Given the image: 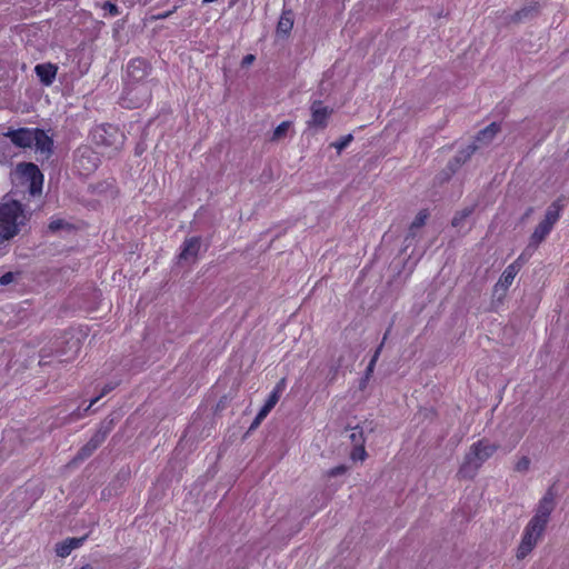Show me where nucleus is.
<instances>
[{
  "instance_id": "obj_1",
  "label": "nucleus",
  "mask_w": 569,
  "mask_h": 569,
  "mask_svg": "<svg viewBox=\"0 0 569 569\" xmlns=\"http://www.w3.org/2000/svg\"><path fill=\"white\" fill-rule=\"evenodd\" d=\"M29 220V213L13 199L3 198L0 202V244L14 238Z\"/></svg>"
},
{
  "instance_id": "obj_2",
  "label": "nucleus",
  "mask_w": 569,
  "mask_h": 569,
  "mask_svg": "<svg viewBox=\"0 0 569 569\" xmlns=\"http://www.w3.org/2000/svg\"><path fill=\"white\" fill-rule=\"evenodd\" d=\"M496 450L497 446L488 440H480L473 443L465 457V461L459 469V475L463 478L473 477L481 465L488 460Z\"/></svg>"
},
{
  "instance_id": "obj_3",
  "label": "nucleus",
  "mask_w": 569,
  "mask_h": 569,
  "mask_svg": "<svg viewBox=\"0 0 569 569\" xmlns=\"http://www.w3.org/2000/svg\"><path fill=\"white\" fill-rule=\"evenodd\" d=\"M150 98V83L126 82L120 102L122 107L128 109L140 108L144 106Z\"/></svg>"
},
{
  "instance_id": "obj_4",
  "label": "nucleus",
  "mask_w": 569,
  "mask_h": 569,
  "mask_svg": "<svg viewBox=\"0 0 569 569\" xmlns=\"http://www.w3.org/2000/svg\"><path fill=\"white\" fill-rule=\"evenodd\" d=\"M556 506V495L549 489L543 495V497L539 500L537 508L535 510L533 517L530 519L529 523L535 526H539L540 528L546 529V526L549 521V517L553 511Z\"/></svg>"
},
{
  "instance_id": "obj_5",
  "label": "nucleus",
  "mask_w": 569,
  "mask_h": 569,
  "mask_svg": "<svg viewBox=\"0 0 569 569\" xmlns=\"http://www.w3.org/2000/svg\"><path fill=\"white\" fill-rule=\"evenodd\" d=\"M543 531V528L528 522L523 530L520 545L517 549L518 559H525L532 551V549L540 540Z\"/></svg>"
},
{
  "instance_id": "obj_6",
  "label": "nucleus",
  "mask_w": 569,
  "mask_h": 569,
  "mask_svg": "<svg viewBox=\"0 0 569 569\" xmlns=\"http://www.w3.org/2000/svg\"><path fill=\"white\" fill-rule=\"evenodd\" d=\"M100 158L91 148L82 147L77 150L74 166L80 174H90L98 168Z\"/></svg>"
},
{
  "instance_id": "obj_7",
  "label": "nucleus",
  "mask_w": 569,
  "mask_h": 569,
  "mask_svg": "<svg viewBox=\"0 0 569 569\" xmlns=\"http://www.w3.org/2000/svg\"><path fill=\"white\" fill-rule=\"evenodd\" d=\"M17 171L22 178L29 181V192L31 196H37L41 192L43 174L36 164L31 162L20 163Z\"/></svg>"
},
{
  "instance_id": "obj_8",
  "label": "nucleus",
  "mask_w": 569,
  "mask_h": 569,
  "mask_svg": "<svg viewBox=\"0 0 569 569\" xmlns=\"http://www.w3.org/2000/svg\"><path fill=\"white\" fill-rule=\"evenodd\" d=\"M332 112L333 110L325 106L321 101H313L310 106V119L307 121L308 128L319 130L326 129Z\"/></svg>"
},
{
  "instance_id": "obj_9",
  "label": "nucleus",
  "mask_w": 569,
  "mask_h": 569,
  "mask_svg": "<svg viewBox=\"0 0 569 569\" xmlns=\"http://www.w3.org/2000/svg\"><path fill=\"white\" fill-rule=\"evenodd\" d=\"M122 134L112 126L97 127L92 132L93 141L99 146H109L119 149L122 144Z\"/></svg>"
},
{
  "instance_id": "obj_10",
  "label": "nucleus",
  "mask_w": 569,
  "mask_h": 569,
  "mask_svg": "<svg viewBox=\"0 0 569 569\" xmlns=\"http://www.w3.org/2000/svg\"><path fill=\"white\" fill-rule=\"evenodd\" d=\"M499 132V126L497 123H490L488 127H486L483 130H481L477 138L476 142L477 144H471L467 148V150L461 151V153L457 157V161H465L467 160L477 148L480 146L489 143L496 134Z\"/></svg>"
},
{
  "instance_id": "obj_11",
  "label": "nucleus",
  "mask_w": 569,
  "mask_h": 569,
  "mask_svg": "<svg viewBox=\"0 0 569 569\" xmlns=\"http://www.w3.org/2000/svg\"><path fill=\"white\" fill-rule=\"evenodd\" d=\"M525 253L520 254L519 258L511 264H509L505 271L502 272L499 281L495 286V293H499L501 291V295H505L508 288L513 282L517 273L520 270L521 263L525 262Z\"/></svg>"
},
{
  "instance_id": "obj_12",
  "label": "nucleus",
  "mask_w": 569,
  "mask_h": 569,
  "mask_svg": "<svg viewBox=\"0 0 569 569\" xmlns=\"http://www.w3.org/2000/svg\"><path fill=\"white\" fill-rule=\"evenodd\" d=\"M149 73V64L143 59H132L129 61L127 66V80L126 82H136V83H150V81H144L146 77Z\"/></svg>"
},
{
  "instance_id": "obj_13",
  "label": "nucleus",
  "mask_w": 569,
  "mask_h": 569,
  "mask_svg": "<svg viewBox=\"0 0 569 569\" xmlns=\"http://www.w3.org/2000/svg\"><path fill=\"white\" fill-rule=\"evenodd\" d=\"M37 128H20L18 130H10L6 133L11 141L20 148H32L36 139Z\"/></svg>"
},
{
  "instance_id": "obj_14",
  "label": "nucleus",
  "mask_w": 569,
  "mask_h": 569,
  "mask_svg": "<svg viewBox=\"0 0 569 569\" xmlns=\"http://www.w3.org/2000/svg\"><path fill=\"white\" fill-rule=\"evenodd\" d=\"M53 141L43 130L36 129V139L33 147L37 152H40L44 158H48L52 151Z\"/></svg>"
},
{
  "instance_id": "obj_15",
  "label": "nucleus",
  "mask_w": 569,
  "mask_h": 569,
  "mask_svg": "<svg viewBox=\"0 0 569 569\" xmlns=\"http://www.w3.org/2000/svg\"><path fill=\"white\" fill-rule=\"evenodd\" d=\"M86 539L87 536L80 538H68L62 542L57 543L56 553L61 558H66L71 553L72 550L81 547Z\"/></svg>"
},
{
  "instance_id": "obj_16",
  "label": "nucleus",
  "mask_w": 569,
  "mask_h": 569,
  "mask_svg": "<svg viewBox=\"0 0 569 569\" xmlns=\"http://www.w3.org/2000/svg\"><path fill=\"white\" fill-rule=\"evenodd\" d=\"M199 250H200V239L199 238L192 237L190 239H187L183 243V248L179 256V259L183 260V261H192L196 259Z\"/></svg>"
},
{
  "instance_id": "obj_17",
  "label": "nucleus",
  "mask_w": 569,
  "mask_h": 569,
  "mask_svg": "<svg viewBox=\"0 0 569 569\" xmlns=\"http://www.w3.org/2000/svg\"><path fill=\"white\" fill-rule=\"evenodd\" d=\"M57 70L58 68L52 63L37 64L34 68L37 76L44 86H50L53 82Z\"/></svg>"
},
{
  "instance_id": "obj_18",
  "label": "nucleus",
  "mask_w": 569,
  "mask_h": 569,
  "mask_svg": "<svg viewBox=\"0 0 569 569\" xmlns=\"http://www.w3.org/2000/svg\"><path fill=\"white\" fill-rule=\"evenodd\" d=\"M552 230L551 227H549L547 223H543L542 221L536 227L533 233L530 237L528 249L532 248L536 249L541 241L545 240V238L550 233Z\"/></svg>"
},
{
  "instance_id": "obj_19",
  "label": "nucleus",
  "mask_w": 569,
  "mask_h": 569,
  "mask_svg": "<svg viewBox=\"0 0 569 569\" xmlns=\"http://www.w3.org/2000/svg\"><path fill=\"white\" fill-rule=\"evenodd\" d=\"M106 433L98 432L79 452L80 459L89 457L104 440Z\"/></svg>"
},
{
  "instance_id": "obj_20",
  "label": "nucleus",
  "mask_w": 569,
  "mask_h": 569,
  "mask_svg": "<svg viewBox=\"0 0 569 569\" xmlns=\"http://www.w3.org/2000/svg\"><path fill=\"white\" fill-rule=\"evenodd\" d=\"M293 27V19L290 12H283L277 26V33L287 36Z\"/></svg>"
},
{
  "instance_id": "obj_21",
  "label": "nucleus",
  "mask_w": 569,
  "mask_h": 569,
  "mask_svg": "<svg viewBox=\"0 0 569 569\" xmlns=\"http://www.w3.org/2000/svg\"><path fill=\"white\" fill-rule=\"evenodd\" d=\"M560 206L557 202H553L546 212L545 219L542 220L543 223H547L549 227H553V224L558 221L560 217Z\"/></svg>"
},
{
  "instance_id": "obj_22",
  "label": "nucleus",
  "mask_w": 569,
  "mask_h": 569,
  "mask_svg": "<svg viewBox=\"0 0 569 569\" xmlns=\"http://www.w3.org/2000/svg\"><path fill=\"white\" fill-rule=\"evenodd\" d=\"M291 127V122L290 121H283L281 122L274 130H273V133H272V137H271V140L272 141H279L281 139H283L288 132V130L290 129Z\"/></svg>"
},
{
  "instance_id": "obj_23",
  "label": "nucleus",
  "mask_w": 569,
  "mask_h": 569,
  "mask_svg": "<svg viewBox=\"0 0 569 569\" xmlns=\"http://www.w3.org/2000/svg\"><path fill=\"white\" fill-rule=\"evenodd\" d=\"M349 438L353 446L365 445L366 441L363 429L359 426H356L351 429Z\"/></svg>"
},
{
  "instance_id": "obj_24",
  "label": "nucleus",
  "mask_w": 569,
  "mask_h": 569,
  "mask_svg": "<svg viewBox=\"0 0 569 569\" xmlns=\"http://www.w3.org/2000/svg\"><path fill=\"white\" fill-rule=\"evenodd\" d=\"M530 465H531V460L529 459V457L522 456V457L518 458V460L516 461L515 470L517 472L525 473L529 470Z\"/></svg>"
},
{
  "instance_id": "obj_25",
  "label": "nucleus",
  "mask_w": 569,
  "mask_h": 569,
  "mask_svg": "<svg viewBox=\"0 0 569 569\" xmlns=\"http://www.w3.org/2000/svg\"><path fill=\"white\" fill-rule=\"evenodd\" d=\"M387 335H388V331L386 332L385 337H383V340L382 342L380 343V346L377 348V350L375 351V355L372 356L368 367H367V376L371 375L373 369H375V366H376V362L380 356V352L382 350V347H383V343L387 339Z\"/></svg>"
},
{
  "instance_id": "obj_26",
  "label": "nucleus",
  "mask_w": 569,
  "mask_h": 569,
  "mask_svg": "<svg viewBox=\"0 0 569 569\" xmlns=\"http://www.w3.org/2000/svg\"><path fill=\"white\" fill-rule=\"evenodd\" d=\"M366 457H367V452L365 449V445L353 446V449L350 453V458L353 461H363L366 459Z\"/></svg>"
},
{
  "instance_id": "obj_27",
  "label": "nucleus",
  "mask_w": 569,
  "mask_h": 569,
  "mask_svg": "<svg viewBox=\"0 0 569 569\" xmlns=\"http://www.w3.org/2000/svg\"><path fill=\"white\" fill-rule=\"evenodd\" d=\"M70 224L66 222L63 219L53 218L49 223V230L56 232L63 229H69Z\"/></svg>"
},
{
  "instance_id": "obj_28",
  "label": "nucleus",
  "mask_w": 569,
  "mask_h": 569,
  "mask_svg": "<svg viewBox=\"0 0 569 569\" xmlns=\"http://www.w3.org/2000/svg\"><path fill=\"white\" fill-rule=\"evenodd\" d=\"M427 218H428L427 211L426 210L420 211L415 217L413 221L411 222L410 229L413 230V229H418V228L422 227L426 223Z\"/></svg>"
},
{
  "instance_id": "obj_29",
  "label": "nucleus",
  "mask_w": 569,
  "mask_h": 569,
  "mask_svg": "<svg viewBox=\"0 0 569 569\" xmlns=\"http://www.w3.org/2000/svg\"><path fill=\"white\" fill-rule=\"evenodd\" d=\"M471 213V209H463L462 211L458 212L455 218L452 219V226L453 227H461L462 221L468 218Z\"/></svg>"
},
{
  "instance_id": "obj_30",
  "label": "nucleus",
  "mask_w": 569,
  "mask_h": 569,
  "mask_svg": "<svg viewBox=\"0 0 569 569\" xmlns=\"http://www.w3.org/2000/svg\"><path fill=\"white\" fill-rule=\"evenodd\" d=\"M353 137L352 134H347L342 137L340 140L332 143V147L337 149L338 152H341L345 148L349 146V143L352 141Z\"/></svg>"
},
{
  "instance_id": "obj_31",
  "label": "nucleus",
  "mask_w": 569,
  "mask_h": 569,
  "mask_svg": "<svg viewBox=\"0 0 569 569\" xmlns=\"http://www.w3.org/2000/svg\"><path fill=\"white\" fill-rule=\"evenodd\" d=\"M114 388H116V383H112V382L107 383V385L103 387V389H102L101 393H100L98 397H96V398H93V399L91 400V402L89 403V406L87 407V409H86V410H89V409H90V408H91V407H92V406H93V405H94V403H96V402H97L101 397H103L104 395H107L108 392H110L111 390H113Z\"/></svg>"
},
{
  "instance_id": "obj_32",
  "label": "nucleus",
  "mask_w": 569,
  "mask_h": 569,
  "mask_svg": "<svg viewBox=\"0 0 569 569\" xmlns=\"http://www.w3.org/2000/svg\"><path fill=\"white\" fill-rule=\"evenodd\" d=\"M102 9L107 11L110 16H118L119 9L114 3L111 2H104L102 6Z\"/></svg>"
},
{
  "instance_id": "obj_33",
  "label": "nucleus",
  "mask_w": 569,
  "mask_h": 569,
  "mask_svg": "<svg viewBox=\"0 0 569 569\" xmlns=\"http://www.w3.org/2000/svg\"><path fill=\"white\" fill-rule=\"evenodd\" d=\"M346 471H347V467L343 466V465H340L338 467H335V468L330 469L328 471V476L329 477H337V476H341V475L346 473Z\"/></svg>"
},
{
  "instance_id": "obj_34",
  "label": "nucleus",
  "mask_w": 569,
  "mask_h": 569,
  "mask_svg": "<svg viewBox=\"0 0 569 569\" xmlns=\"http://www.w3.org/2000/svg\"><path fill=\"white\" fill-rule=\"evenodd\" d=\"M280 397L277 396V393H270L269 398L267 399L264 406L267 408H269L270 410H272V408L277 405V402L279 401Z\"/></svg>"
},
{
  "instance_id": "obj_35",
  "label": "nucleus",
  "mask_w": 569,
  "mask_h": 569,
  "mask_svg": "<svg viewBox=\"0 0 569 569\" xmlns=\"http://www.w3.org/2000/svg\"><path fill=\"white\" fill-rule=\"evenodd\" d=\"M14 279V274L12 272H7L0 277V284L7 286L11 283Z\"/></svg>"
},
{
  "instance_id": "obj_36",
  "label": "nucleus",
  "mask_w": 569,
  "mask_h": 569,
  "mask_svg": "<svg viewBox=\"0 0 569 569\" xmlns=\"http://www.w3.org/2000/svg\"><path fill=\"white\" fill-rule=\"evenodd\" d=\"M284 387H286V380L284 379H281L277 386L274 387L272 393H277L278 397L281 396L282 391L284 390Z\"/></svg>"
},
{
  "instance_id": "obj_37",
  "label": "nucleus",
  "mask_w": 569,
  "mask_h": 569,
  "mask_svg": "<svg viewBox=\"0 0 569 569\" xmlns=\"http://www.w3.org/2000/svg\"><path fill=\"white\" fill-rule=\"evenodd\" d=\"M529 12H530L529 9L523 8L522 10H520L519 12L516 13L515 21H520L523 18L528 17Z\"/></svg>"
},
{
  "instance_id": "obj_38",
  "label": "nucleus",
  "mask_w": 569,
  "mask_h": 569,
  "mask_svg": "<svg viewBox=\"0 0 569 569\" xmlns=\"http://www.w3.org/2000/svg\"><path fill=\"white\" fill-rule=\"evenodd\" d=\"M270 411L271 410L263 405V407L260 409L257 416L259 417V419L263 420Z\"/></svg>"
},
{
  "instance_id": "obj_39",
  "label": "nucleus",
  "mask_w": 569,
  "mask_h": 569,
  "mask_svg": "<svg viewBox=\"0 0 569 569\" xmlns=\"http://www.w3.org/2000/svg\"><path fill=\"white\" fill-rule=\"evenodd\" d=\"M270 411L271 410L263 405V407L260 409L257 416L259 417V419L263 420Z\"/></svg>"
},
{
  "instance_id": "obj_40",
  "label": "nucleus",
  "mask_w": 569,
  "mask_h": 569,
  "mask_svg": "<svg viewBox=\"0 0 569 569\" xmlns=\"http://www.w3.org/2000/svg\"><path fill=\"white\" fill-rule=\"evenodd\" d=\"M254 56L253 54H247L243 59H242V66H250L253 61H254Z\"/></svg>"
},
{
  "instance_id": "obj_41",
  "label": "nucleus",
  "mask_w": 569,
  "mask_h": 569,
  "mask_svg": "<svg viewBox=\"0 0 569 569\" xmlns=\"http://www.w3.org/2000/svg\"><path fill=\"white\" fill-rule=\"evenodd\" d=\"M262 422V419H259V417L257 416L251 425V429L258 427L260 423Z\"/></svg>"
},
{
  "instance_id": "obj_42",
  "label": "nucleus",
  "mask_w": 569,
  "mask_h": 569,
  "mask_svg": "<svg viewBox=\"0 0 569 569\" xmlns=\"http://www.w3.org/2000/svg\"><path fill=\"white\" fill-rule=\"evenodd\" d=\"M79 569H92V567H91L90 565H84V566H82V567H81V568H79Z\"/></svg>"
}]
</instances>
